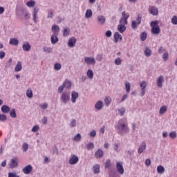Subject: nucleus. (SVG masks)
Masks as SVG:
<instances>
[{
    "mask_svg": "<svg viewBox=\"0 0 177 177\" xmlns=\"http://www.w3.org/2000/svg\"><path fill=\"white\" fill-rule=\"evenodd\" d=\"M129 133V127H128V122L124 120H120L118 124V133L124 135Z\"/></svg>",
    "mask_w": 177,
    "mask_h": 177,
    "instance_id": "nucleus-1",
    "label": "nucleus"
},
{
    "mask_svg": "<svg viewBox=\"0 0 177 177\" xmlns=\"http://www.w3.org/2000/svg\"><path fill=\"white\" fill-rule=\"evenodd\" d=\"M150 26L151 27V34L153 35H158L161 32V29H160V26H158V21H153L151 22Z\"/></svg>",
    "mask_w": 177,
    "mask_h": 177,
    "instance_id": "nucleus-2",
    "label": "nucleus"
},
{
    "mask_svg": "<svg viewBox=\"0 0 177 177\" xmlns=\"http://www.w3.org/2000/svg\"><path fill=\"white\" fill-rule=\"evenodd\" d=\"M71 94L68 91H64L61 94L60 101L63 104H67L70 102Z\"/></svg>",
    "mask_w": 177,
    "mask_h": 177,
    "instance_id": "nucleus-3",
    "label": "nucleus"
},
{
    "mask_svg": "<svg viewBox=\"0 0 177 177\" xmlns=\"http://www.w3.org/2000/svg\"><path fill=\"white\" fill-rule=\"evenodd\" d=\"M137 22L136 21H133L131 23V27L133 30H136L138 28V26L142 23V17L140 15L137 16Z\"/></svg>",
    "mask_w": 177,
    "mask_h": 177,
    "instance_id": "nucleus-4",
    "label": "nucleus"
},
{
    "mask_svg": "<svg viewBox=\"0 0 177 177\" xmlns=\"http://www.w3.org/2000/svg\"><path fill=\"white\" fill-rule=\"evenodd\" d=\"M84 62L86 64L91 66H95L96 64V59L93 57H86L84 58Z\"/></svg>",
    "mask_w": 177,
    "mask_h": 177,
    "instance_id": "nucleus-5",
    "label": "nucleus"
},
{
    "mask_svg": "<svg viewBox=\"0 0 177 177\" xmlns=\"http://www.w3.org/2000/svg\"><path fill=\"white\" fill-rule=\"evenodd\" d=\"M80 161V158L74 154L71 156V158L69 159V164L71 165H75Z\"/></svg>",
    "mask_w": 177,
    "mask_h": 177,
    "instance_id": "nucleus-6",
    "label": "nucleus"
},
{
    "mask_svg": "<svg viewBox=\"0 0 177 177\" xmlns=\"http://www.w3.org/2000/svg\"><path fill=\"white\" fill-rule=\"evenodd\" d=\"M140 86L141 88L140 96H145V93H146V87L147 86V82L143 81L140 83Z\"/></svg>",
    "mask_w": 177,
    "mask_h": 177,
    "instance_id": "nucleus-7",
    "label": "nucleus"
},
{
    "mask_svg": "<svg viewBox=\"0 0 177 177\" xmlns=\"http://www.w3.org/2000/svg\"><path fill=\"white\" fill-rule=\"evenodd\" d=\"M116 169L120 175L124 174V167H122V162H118L116 163Z\"/></svg>",
    "mask_w": 177,
    "mask_h": 177,
    "instance_id": "nucleus-8",
    "label": "nucleus"
},
{
    "mask_svg": "<svg viewBox=\"0 0 177 177\" xmlns=\"http://www.w3.org/2000/svg\"><path fill=\"white\" fill-rule=\"evenodd\" d=\"M77 44V39L75 37H72L68 39V46L69 48H74Z\"/></svg>",
    "mask_w": 177,
    "mask_h": 177,
    "instance_id": "nucleus-9",
    "label": "nucleus"
},
{
    "mask_svg": "<svg viewBox=\"0 0 177 177\" xmlns=\"http://www.w3.org/2000/svg\"><path fill=\"white\" fill-rule=\"evenodd\" d=\"M21 14H19V16H23V15H24V17L25 20H28V19L31 17V15L27 10H21Z\"/></svg>",
    "mask_w": 177,
    "mask_h": 177,
    "instance_id": "nucleus-10",
    "label": "nucleus"
},
{
    "mask_svg": "<svg viewBox=\"0 0 177 177\" xmlns=\"http://www.w3.org/2000/svg\"><path fill=\"white\" fill-rule=\"evenodd\" d=\"M22 49L24 52H30L31 50V45L28 41H25L22 45Z\"/></svg>",
    "mask_w": 177,
    "mask_h": 177,
    "instance_id": "nucleus-11",
    "label": "nucleus"
},
{
    "mask_svg": "<svg viewBox=\"0 0 177 177\" xmlns=\"http://www.w3.org/2000/svg\"><path fill=\"white\" fill-rule=\"evenodd\" d=\"M18 165H19V163H17V158H12L10 163V168H11V169H13V168H17Z\"/></svg>",
    "mask_w": 177,
    "mask_h": 177,
    "instance_id": "nucleus-12",
    "label": "nucleus"
},
{
    "mask_svg": "<svg viewBox=\"0 0 177 177\" xmlns=\"http://www.w3.org/2000/svg\"><path fill=\"white\" fill-rule=\"evenodd\" d=\"M31 171H32V166L31 165H28L23 169V172L25 175H28V174L31 173Z\"/></svg>",
    "mask_w": 177,
    "mask_h": 177,
    "instance_id": "nucleus-13",
    "label": "nucleus"
},
{
    "mask_svg": "<svg viewBox=\"0 0 177 177\" xmlns=\"http://www.w3.org/2000/svg\"><path fill=\"white\" fill-rule=\"evenodd\" d=\"M113 38L115 43L121 42V41H122V36L118 32H115Z\"/></svg>",
    "mask_w": 177,
    "mask_h": 177,
    "instance_id": "nucleus-14",
    "label": "nucleus"
},
{
    "mask_svg": "<svg viewBox=\"0 0 177 177\" xmlns=\"http://www.w3.org/2000/svg\"><path fill=\"white\" fill-rule=\"evenodd\" d=\"M164 77L162 75H160L158 77L156 84L158 88H162V84L164 83Z\"/></svg>",
    "mask_w": 177,
    "mask_h": 177,
    "instance_id": "nucleus-15",
    "label": "nucleus"
},
{
    "mask_svg": "<svg viewBox=\"0 0 177 177\" xmlns=\"http://www.w3.org/2000/svg\"><path fill=\"white\" fill-rule=\"evenodd\" d=\"M145 150H146V142H142L140 143V145L138 148V154H142V153H143V151H145Z\"/></svg>",
    "mask_w": 177,
    "mask_h": 177,
    "instance_id": "nucleus-16",
    "label": "nucleus"
},
{
    "mask_svg": "<svg viewBox=\"0 0 177 177\" xmlns=\"http://www.w3.org/2000/svg\"><path fill=\"white\" fill-rule=\"evenodd\" d=\"M97 21L101 26H103V24H105L106 23V17L103 15H99L97 17Z\"/></svg>",
    "mask_w": 177,
    "mask_h": 177,
    "instance_id": "nucleus-17",
    "label": "nucleus"
},
{
    "mask_svg": "<svg viewBox=\"0 0 177 177\" xmlns=\"http://www.w3.org/2000/svg\"><path fill=\"white\" fill-rule=\"evenodd\" d=\"M77 99H78V93L75 91H72L71 93V102L72 103H76Z\"/></svg>",
    "mask_w": 177,
    "mask_h": 177,
    "instance_id": "nucleus-18",
    "label": "nucleus"
},
{
    "mask_svg": "<svg viewBox=\"0 0 177 177\" xmlns=\"http://www.w3.org/2000/svg\"><path fill=\"white\" fill-rule=\"evenodd\" d=\"M150 13L153 16H158V8L156 6H152L150 9Z\"/></svg>",
    "mask_w": 177,
    "mask_h": 177,
    "instance_id": "nucleus-19",
    "label": "nucleus"
},
{
    "mask_svg": "<svg viewBox=\"0 0 177 177\" xmlns=\"http://www.w3.org/2000/svg\"><path fill=\"white\" fill-rule=\"evenodd\" d=\"M103 150L98 149L95 153V158H102V157H103Z\"/></svg>",
    "mask_w": 177,
    "mask_h": 177,
    "instance_id": "nucleus-20",
    "label": "nucleus"
},
{
    "mask_svg": "<svg viewBox=\"0 0 177 177\" xmlns=\"http://www.w3.org/2000/svg\"><path fill=\"white\" fill-rule=\"evenodd\" d=\"M23 68V64L21 63V62H18L15 68V71H16V73H19V71H21Z\"/></svg>",
    "mask_w": 177,
    "mask_h": 177,
    "instance_id": "nucleus-21",
    "label": "nucleus"
},
{
    "mask_svg": "<svg viewBox=\"0 0 177 177\" xmlns=\"http://www.w3.org/2000/svg\"><path fill=\"white\" fill-rule=\"evenodd\" d=\"M64 88H65L66 89H71V81L68 80H66L64 82Z\"/></svg>",
    "mask_w": 177,
    "mask_h": 177,
    "instance_id": "nucleus-22",
    "label": "nucleus"
},
{
    "mask_svg": "<svg viewBox=\"0 0 177 177\" xmlns=\"http://www.w3.org/2000/svg\"><path fill=\"white\" fill-rule=\"evenodd\" d=\"M103 101H98L95 104V107L96 110H102L103 109Z\"/></svg>",
    "mask_w": 177,
    "mask_h": 177,
    "instance_id": "nucleus-23",
    "label": "nucleus"
},
{
    "mask_svg": "<svg viewBox=\"0 0 177 177\" xmlns=\"http://www.w3.org/2000/svg\"><path fill=\"white\" fill-rule=\"evenodd\" d=\"M93 15V12H92V10L87 9L86 10L84 17L86 19H91V17H92Z\"/></svg>",
    "mask_w": 177,
    "mask_h": 177,
    "instance_id": "nucleus-24",
    "label": "nucleus"
},
{
    "mask_svg": "<svg viewBox=\"0 0 177 177\" xmlns=\"http://www.w3.org/2000/svg\"><path fill=\"white\" fill-rule=\"evenodd\" d=\"M10 45H13L14 46H17L19 45V40L16 38H11L9 41Z\"/></svg>",
    "mask_w": 177,
    "mask_h": 177,
    "instance_id": "nucleus-25",
    "label": "nucleus"
},
{
    "mask_svg": "<svg viewBox=\"0 0 177 177\" xmlns=\"http://www.w3.org/2000/svg\"><path fill=\"white\" fill-rule=\"evenodd\" d=\"M125 30H127V27L124 25L119 24L118 26V31H119L120 34H122L125 31Z\"/></svg>",
    "mask_w": 177,
    "mask_h": 177,
    "instance_id": "nucleus-26",
    "label": "nucleus"
},
{
    "mask_svg": "<svg viewBox=\"0 0 177 177\" xmlns=\"http://www.w3.org/2000/svg\"><path fill=\"white\" fill-rule=\"evenodd\" d=\"M59 42V38H57V36L56 35H53L51 36V44L53 45H55V44H57Z\"/></svg>",
    "mask_w": 177,
    "mask_h": 177,
    "instance_id": "nucleus-27",
    "label": "nucleus"
},
{
    "mask_svg": "<svg viewBox=\"0 0 177 177\" xmlns=\"http://www.w3.org/2000/svg\"><path fill=\"white\" fill-rule=\"evenodd\" d=\"M1 111L2 113H4L5 114L9 113L10 111V108L6 105H3L1 106Z\"/></svg>",
    "mask_w": 177,
    "mask_h": 177,
    "instance_id": "nucleus-28",
    "label": "nucleus"
},
{
    "mask_svg": "<svg viewBox=\"0 0 177 177\" xmlns=\"http://www.w3.org/2000/svg\"><path fill=\"white\" fill-rule=\"evenodd\" d=\"M93 171L94 174H100V166L99 165H95L93 167Z\"/></svg>",
    "mask_w": 177,
    "mask_h": 177,
    "instance_id": "nucleus-29",
    "label": "nucleus"
},
{
    "mask_svg": "<svg viewBox=\"0 0 177 177\" xmlns=\"http://www.w3.org/2000/svg\"><path fill=\"white\" fill-rule=\"evenodd\" d=\"M144 53L147 57H150V56H151V50L146 47L145 50H144Z\"/></svg>",
    "mask_w": 177,
    "mask_h": 177,
    "instance_id": "nucleus-30",
    "label": "nucleus"
},
{
    "mask_svg": "<svg viewBox=\"0 0 177 177\" xmlns=\"http://www.w3.org/2000/svg\"><path fill=\"white\" fill-rule=\"evenodd\" d=\"M86 150H93L95 149V143L89 142L86 145Z\"/></svg>",
    "mask_w": 177,
    "mask_h": 177,
    "instance_id": "nucleus-31",
    "label": "nucleus"
},
{
    "mask_svg": "<svg viewBox=\"0 0 177 177\" xmlns=\"http://www.w3.org/2000/svg\"><path fill=\"white\" fill-rule=\"evenodd\" d=\"M167 106H162L160 107V111H159V114L160 115H162V114H165V113H167Z\"/></svg>",
    "mask_w": 177,
    "mask_h": 177,
    "instance_id": "nucleus-32",
    "label": "nucleus"
},
{
    "mask_svg": "<svg viewBox=\"0 0 177 177\" xmlns=\"http://www.w3.org/2000/svg\"><path fill=\"white\" fill-rule=\"evenodd\" d=\"M70 35V28H65L63 31V37H67Z\"/></svg>",
    "mask_w": 177,
    "mask_h": 177,
    "instance_id": "nucleus-33",
    "label": "nucleus"
},
{
    "mask_svg": "<svg viewBox=\"0 0 177 177\" xmlns=\"http://www.w3.org/2000/svg\"><path fill=\"white\" fill-rule=\"evenodd\" d=\"M87 77L89 80H93V71L88 69L87 71Z\"/></svg>",
    "mask_w": 177,
    "mask_h": 177,
    "instance_id": "nucleus-34",
    "label": "nucleus"
},
{
    "mask_svg": "<svg viewBox=\"0 0 177 177\" xmlns=\"http://www.w3.org/2000/svg\"><path fill=\"white\" fill-rule=\"evenodd\" d=\"M157 171L158 174H164V172H165V168L161 165H159L157 167Z\"/></svg>",
    "mask_w": 177,
    "mask_h": 177,
    "instance_id": "nucleus-35",
    "label": "nucleus"
},
{
    "mask_svg": "<svg viewBox=\"0 0 177 177\" xmlns=\"http://www.w3.org/2000/svg\"><path fill=\"white\" fill-rule=\"evenodd\" d=\"M53 32H59L60 31V28L57 25H53L51 28Z\"/></svg>",
    "mask_w": 177,
    "mask_h": 177,
    "instance_id": "nucleus-36",
    "label": "nucleus"
},
{
    "mask_svg": "<svg viewBox=\"0 0 177 177\" xmlns=\"http://www.w3.org/2000/svg\"><path fill=\"white\" fill-rule=\"evenodd\" d=\"M119 23L120 24H122V26H127V24H128V19H127V18L122 17Z\"/></svg>",
    "mask_w": 177,
    "mask_h": 177,
    "instance_id": "nucleus-37",
    "label": "nucleus"
},
{
    "mask_svg": "<svg viewBox=\"0 0 177 177\" xmlns=\"http://www.w3.org/2000/svg\"><path fill=\"white\" fill-rule=\"evenodd\" d=\"M53 50V49L50 47H44L43 48V52H44L45 53H52Z\"/></svg>",
    "mask_w": 177,
    "mask_h": 177,
    "instance_id": "nucleus-38",
    "label": "nucleus"
},
{
    "mask_svg": "<svg viewBox=\"0 0 177 177\" xmlns=\"http://www.w3.org/2000/svg\"><path fill=\"white\" fill-rule=\"evenodd\" d=\"M82 136L80 133H77L76 136H74L73 140L75 142H81Z\"/></svg>",
    "mask_w": 177,
    "mask_h": 177,
    "instance_id": "nucleus-39",
    "label": "nucleus"
},
{
    "mask_svg": "<svg viewBox=\"0 0 177 177\" xmlns=\"http://www.w3.org/2000/svg\"><path fill=\"white\" fill-rule=\"evenodd\" d=\"M10 115L12 118H16L17 117V115L16 114V109H13L10 111Z\"/></svg>",
    "mask_w": 177,
    "mask_h": 177,
    "instance_id": "nucleus-40",
    "label": "nucleus"
},
{
    "mask_svg": "<svg viewBox=\"0 0 177 177\" xmlns=\"http://www.w3.org/2000/svg\"><path fill=\"white\" fill-rule=\"evenodd\" d=\"M110 103H111V97H106L104 99V104L106 106H110Z\"/></svg>",
    "mask_w": 177,
    "mask_h": 177,
    "instance_id": "nucleus-41",
    "label": "nucleus"
},
{
    "mask_svg": "<svg viewBox=\"0 0 177 177\" xmlns=\"http://www.w3.org/2000/svg\"><path fill=\"white\" fill-rule=\"evenodd\" d=\"M8 120L6 115L5 114H0V122H5Z\"/></svg>",
    "mask_w": 177,
    "mask_h": 177,
    "instance_id": "nucleus-42",
    "label": "nucleus"
},
{
    "mask_svg": "<svg viewBox=\"0 0 177 177\" xmlns=\"http://www.w3.org/2000/svg\"><path fill=\"white\" fill-rule=\"evenodd\" d=\"M125 88H126V92L127 93H129V92H131V83L126 82V84H125Z\"/></svg>",
    "mask_w": 177,
    "mask_h": 177,
    "instance_id": "nucleus-43",
    "label": "nucleus"
},
{
    "mask_svg": "<svg viewBox=\"0 0 177 177\" xmlns=\"http://www.w3.org/2000/svg\"><path fill=\"white\" fill-rule=\"evenodd\" d=\"M69 126L71 127V128H74V127L77 126V120L75 119H72Z\"/></svg>",
    "mask_w": 177,
    "mask_h": 177,
    "instance_id": "nucleus-44",
    "label": "nucleus"
},
{
    "mask_svg": "<svg viewBox=\"0 0 177 177\" xmlns=\"http://www.w3.org/2000/svg\"><path fill=\"white\" fill-rule=\"evenodd\" d=\"M146 38H147V33L146 32H143L140 35L141 41H146Z\"/></svg>",
    "mask_w": 177,
    "mask_h": 177,
    "instance_id": "nucleus-45",
    "label": "nucleus"
},
{
    "mask_svg": "<svg viewBox=\"0 0 177 177\" xmlns=\"http://www.w3.org/2000/svg\"><path fill=\"white\" fill-rule=\"evenodd\" d=\"M26 5L28 6V8H32L35 6V1L30 0L26 3Z\"/></svg>",
    "mask_w": 177,
    "mask_h": 177,
    "instance_id": "nucleus-46",
    "label": "nucleus"
},
{
    "mask_svg": "<svg viewBox=\"0 0 177 177\" xmlns=\"http://www.w3.org/2000/svg\"><path fill=\"white\" fill-rule=\"evenodd\" d=\"M122 63V59H121V58L118 57L115 59V64H116V66H121Z\"/></svg>",
    "mask_w": 177,
    "mask_h": 177,
    "instance_id": "nucleus-47",
    "label": "nucleus"
},
{
    "mask_svg": "<svg viewBox=\"0 0 177 177\" xmlns=\"http://www.w3.org/2000/svg\"><path fill=\"white\" fill-rule=\"evenodd\" d=\"M62 69V64H60L59 63H56L54 66V70H55L56 71H59V70Z\"/></svg>",
    "mask_w": 177,
    "mask_h": 177,
    "instance_id": "nucleus-48",
    "label": "nucleus"
},
{
    "mask_svg": "<svg viewBox=\"0 0 177 177\" xmlns=\"http://www.w3.org/2000/svg\"><path fill=\"white\" fill-rule=\"evenodd\" d=\"M171 23L174 24V26H177V16L174 15L171 18Z\"/></svg>",
    "mask_w": 177,
    "mask_h": 177,
    "instance_id": "nucleus-49",
    "label": "nucleus"
},
{
    "mask_svg": "<svg viewBox=\"0 0 177 177\" xmlns=\"http://www.w3.org/2000/svg\"><path fill=\"white\" fill-rule=\"evenodd\" d=\"M122 17H123V19H126V20H128V19H129V14L126 13L125 11H123L122 12Z\"/></svg>",
    "mask_w": 177,
    "mask_h": 177,
    "instance_id": "nucleus-50",
    "label": "nucleus"
},
{
    "mask_svg": "<svg viewBox=\"0 0 177 177\" xmlns=\"http://www.w3.org/2000/svg\"><path fill=\"white\" fill-rule=\"evenodd\" d=\"M110 167H111V160L108 159L105 162V168H110Z\"/></svg>",
    "mask_w": 177,
    "mask_h": 177,
    "instance_id": "nucleus-51",
    "label": "nucleus"
},
{
    "mask_svg": "<svg viewBox=\"0 0 177 177\" xmlns=\"http://www.w3.org/2000/svg\"><path fill=\"white\" fill-rule=\"evenodd\" d=\"M8 177H20V176H17V172H9L8 173Z\"/></svg>",
    "mask_w": 177,
    "mask_h": 177,
    "instance_id": "nucleus-52",
    "label": "nucleus"
},
{
    "mask_svg": "<svg viewBox=\"0 0 177 177\" xmlns=\"http://www.w3.org/2000/svg\"><path fill=\"white\" fill-rule=\"evenodd\" d=\"M22 149L24 151H27L28 150V144L27 142H25L22 145Z\"/></svg>",
    "mask_w": 177,
    "mask_h": 177,
    "instance_id": "nucleus-53",
    "label": "nucleus"
},
{
    "mask_svg": "<svg viewBox=\"0 0 177 177\" xmlns=\"http://www.w3.org/2000/svg\"><path fill=\"white\" fill-rule=\"evenodd\" d=\"M118 112L120 115L122 116L125 114V108H121L118 109Z\"/></svg>",
    "mask_w": 177,
    "mask_h": 177,
    "instance_id": "nucleus-54",
    "label": "nucleus"
},
{
    "mask_svg": "<svg viewBox=\"0 0 177 177\" xmlns=\"http://www.w3.org/2000/svg\"><path fill=\"white\" fill-rule=\"evenodd\" d=\"M177 135H176V133L175 131H171L170 133H169V137L171 138V139H175L176 138Z\"/></svg>",
    "mask_w": 177,
    "mask_h": 177,
    "instance_id": "nucleus-55",
    "label": "nucleus"
},
{
    "mask_svg": "<svg viewBox=\"0 0 177 177\" xmlns=\"http://www.w3.org/2000/svg\"><path fill=\"white\" fill-rule=\"evenodd\" d=\"M26 96L28 97H30V98L32 97V91L27 90V91H26Z\"/></svg>",
    "mask_w": 177,
    "mask_h": 177,
    "instance_id": "nucleus-56",
    "label": "nucleus"
},
{
    "mask_svg": "<svg viewBox=\"0 0 177 177\" xmlns=\"http://www.w3.org/2000/svg\"><path fill=\"white\" fill-rule=\"evenodd\" d=\"M169 54L168 53H165L162 55V59L164 60V62H167L168 60V57H169Z\"/></svg>",
    "mask_w": 177,
    "mask_h": 177,
    "instance_id": "nucleus-57",
    "label": "nucleus"
},
{
    "mask_svg": "<svg viewBox=\"0 0 177 177\" xmlns=\"http://www.w3.org/2000/svg\"><path fill=\"white\" fill-rule=\"evenodd\" d=\"M64 86L62 84L58 87V93H63Z\"/></svg>",
    "mask_w": 177,
    "mask_h": 177,
    "instance_id": "nucleus-58",
    "label": "nucleus"
},
{
    "mask_svg": "<svg viewBox=\"0 0 177 177\" xmlns=\"http://www.w3.org/2000/svg\"><path fill=\"white\" fill-rule=\"evenodd\" d=\"M96 136V131L92 130L90 132V138H95Z\"/></svg>",
    "mask_w": 177,
    "mask_h": 177,
    "instance_id": "nucleus-59",
    "label": "nucleus"
},
{
    "mask_svg": "<svg viewBox=\"0 0 177 177\" xmlns=\"http://www.w3.org/2000/svg\"><path fill=\"white\" fill-rule=\"evenodd\" d=\"M40 107H41V110H46V109H48V104L46 103L40 104Z\"/></svg>",
    "mask_w": 177,
    "mask_h": 177,
    "instance_id": "nucleus-60",
    "label": "nucleus"
},
{
    "mask_svg": "<svg viewBox=\"0 0 177 177\" xmlns=\"http://www.w3.org/2000/svg\"><path fill=\"white\" fill-rule=\"evenodd\" d=\"M105 35L106 37H107L108 38H110V37H111V35H113V33L111 32V30H107L105 32Z\"/></svg>",
    "mask_w": 177,
    "mask_h": 177,
    "instance_id": "nucleus-61",
    "label": "nucleus"
},
{
    "mask_svg": "<svg viewBox=\"0 0 177 177\" xmlns=\"http://www.w3.org/2000/svg\"><path fill=\"white\" fill-rule=\"evenodd\" d=\"M39 130V127L35 125L32 129V132H37Z\"/></svg>",
    "mask_w": 177,
    "mask_h": 177,
    "instance_id": "nucleus-62",
    "label": "nucleus"
},
{
    "mask_svg": "<svg viewBox=\"0 0 177 177\" xmlns=\"http://www.w3.org/2000/svg\"><path fill=\"white\" fill-rule=\"evenodd\" d=\"M38 12H39V8L35 7L33 9L32 15H38Z\"/></svg>",
    "mask_w": 177,
    "mask_h": 177,
    "instance_id": "nucleus-63",
    "label": "nucleus"
},
{
    "mask_svg": "<svg viewBox=\"0 0 177 177\" xmlns=\"http://www.w3.org/2000/svg\"><path fill=\"white\" fill-rule=\"evenodd\" d=\"M53 11H51L50 12H48L47 19H53Z\"/></svg>",
    "mask_w": 177,
    "mask_h": 177,
    "instance_id": "nucleus-64",
    "label": "nucleus"
}]
</instances>
